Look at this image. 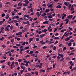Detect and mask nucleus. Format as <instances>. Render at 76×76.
<instances>
[{
  "mask_svg": "<svg viewBox=\"0 0 76 76\" xmlns=\"http://www.w3.org/2000/svg\"><path fill=\"white\" fill-rule=\"evenodd\" d=\"M5 61V60H1L0 61V63H2L4 62Z\"/></svg>",
  "mask_w": 76,
  "mask_h": 76,
  "instance_id": "cd10ccee",
  "label": "nucleus"
},
{
  "mask_svg": "<svg viewBox=\"0 0 76 76\" xmlns=\"http://www.w3.org/2000/svg\"><path fill=\"white\" fill-rule=\"evenodd\" d=\"M47 48V46H44L43 47V49H45L46 48Z\"/></svg>",
  "mask_w": 76,
  "mask_h": 76,
  "instance_id": "6e6d98bb",
  "label": "nucleus"
},
{
  "mask_svg": "<svg viewBox=\"0 0 76 76\" xmlns=\"http://www.w3.org/2000/svg\"><path fill=\"white\" fill-rule=\"evenodd\" d=\"M56 46H54L53 48V50H56Z\"/></svg>",
  "mask_w": 76,
  "mask_h": 76,
  "instance_id": "79ce46f5",
  "label": "nucleus"
},
{
  "mask_svg": "<svg viewBox=\"0 0 76 76\" xmlns=\"http://www.w3.org/2000/svg\"><path fill=\"white\" fill-rule=\"evenodd\" d=\"M15 17L17 19H18L19 18V17L18 15H17L16 16H15Z\"/></svg>",
  "mask_w": 76,
  "mask_h": 76,
  "instance_id": "864d4df0",
  "label": "nucleus"
},
{
  "mask_svg": "<svg viewBox=\"0 0 76 76\" xmlns=\"http://www.w3.org/2000/svg\"><path fill=\"white\" fill-rule=\"evenodd\" d=\"M14 64H15V62L14 61H12L11 64V66H14Z\"/></svg>",
  "mask_w": 76,
  "mask_h": 76,
  "instance_id": "4be33fe9",
  "label": "nucleus"
},
{
  "mask_svg": "<svg viewBox=\"0 0 76 76\" xmlns=\"http://www.w3.org/2000/svg\"><path fill=\"white\" fill-rule=\"evenodd\" d=\"M18 61L19 62H21L22 61V59H18Z\"/></svg>",
  "mask_w": 76,
  "mask_h": 76,
  "instance_id": "c756f323",
  "label": "nucleus"
},
{
  "mask_svg": "<svg viewBox=\"0 0 76 76\" xmlns=\"http://www.w3.org/2000/svg\"><path fill=\"white\" fill-rule=\"evenodd\" d=\"M4 37H2V38H1L0 39V41H2L3 39H4Z\"/></svg>",
  "mask_w": 76,
  "mask_h": 76,
  "instance_id": "0e129e2a",
  "label": "nucleus"
},
{
  "mask_svg": "<svg viewBox=\"0 0 76 76\" xmlns=\"http://www.w3.org/2000/svg\"><path fill=\"white\" fill-rule=\"evenodd\" d=\"M73 17L72 15H69L67 17V18L68 19H69L70 18L72 19Z\"/></svg>",
  "mask_w": 76,
  "mask_h": 76,
  "instance_id": "f03ea898",
  "label": "nucleus"
},
{
  "mask_svg": "<svg viewBox=\"0 0 76 76\" xmlns=\"http://www.w3.org/2000/svg\"><path fill=\"white\" fill-rule=\"evenodd\" d=\"M18 6H22V3L21 2H20L18 3Z\"/></svg>",
  "mask_w": 76,
  "mask_h": 76,
  "instance_id": "f3484780",
  "label": "nucleus"
},
{
  "mask_svg": "<svg viewBox=\"0 0 76 76\" xmlns=\"http://www.w3.org/2000/svg\"><path fill=\"white\" fill-rule=\"evenodd\" d=\"M66 14H65L64 13L62 14V16H63L62 17V19H64L66 17Z\"/></svg>",
  "mask_w": 76,
  "mask_h": 76,
  "instance_id": "f257e3e1",
  "label": "nucleus"
},
{
  "mask_svg": "<svg viewBox=\"0 0 76 76\" xmlns=\"http://www.w3.org/2000/svg\"><path fill=\"white\" fill-rule=\"evenodd\" d=\"M4 23L3 21H2L0 22V25H1Z\"/></svg>",
  "mask_w": 76,
  "mask_h": 76,
  "instance_id": "37998d69",
  "label": "nucleus"
},
{
  "mask_svg": "<svg viewBox=\"0 0 76 76\" xmlns=\"http://www.w3.org/2000/svg\"><path fill=\"white\" fill-rule=\"evenodd\" d=\"M34 52L33 51H30V53H28V54L31 55Z\"/></svg>",
  "mask_w": 76,
  "mask_h": 76,
  "instance_id": "a211bd4d",
  "label": "nucleus"
},
{
  "mask_svg": "<svg viewBox=\"0 0 76 76\" xmlns=\"http://www.w3.org/2000/svg\"><path fill=\"white\" fill-rule=\"evenodd\" d=\"M5 28L4 29L5 31H10V30L8 29V28L7 26H5Z\"/></svg>",
  "mask_w": 76,
  "mask_h": 76,
  "instance_id": "7ed1b4c3",
  "label": "nucleus"
},
{
  "mask_svg": "<svg viewBox=\"0 0 76 76\" xmlns=\"http://www.w3.org/2000/svg\"><path fill=\"white\" fill-rule=\"evenodd\" d=\"M31 56L33 57H35V54H31Z\"/></svg>",
  "mask_w": 76,
  "mask_h": 76,
  "instance_id": "49530a36",
  "label": "nucleus"
},
{
  "mask_svg": "<svg viewBox=\"0 0 76 76\" xmlns=\"http://www.w3.org/2000/svg\"><path fill=\"white\" fill-rule=\"evenodd\" d=\"M29 46H27V47H26V48H26V49H29Z\"/></svg>",
  "mask_w": 76,
  "mask_h": 76,
  "instance_id": "5fc2aeb1",
  "label": "nucleus"
},
{
  "mask_svg": "<svg viewBox=\"0 0 76 76\" xmlns=\"http://www.w3.org/2000/svg\"><path fill=\"white\" fill-rule=\"evenodd\" d=\"M13 26L12 25L10 27V29L11 30H12L13 29Z\"/></svg>",
  "mask_w": 76,
  "mask_h": 76,
  "instance_id": "c03bdc74",
  "label": "nucleus"
},
{
  "mask_svg": "<svg viewBox=\"0 0 76 76\" xmlns=\"http://www.w3.org/2000/svg\"><path fill=\"white\" fill-rule=\"evenodd\" d=\"M38 48V46H35L33 47V49H34L36 48Z\"/></svg>",
  "mask_w": 76,
  "mask_h": 76,
  "instance_id": "13d9d810",
  "label": "nucleus"
},
{
  "mask_svg": "<svg viewBox=\"0 0 76 76\" xmlns=\"http://www.w3.org/2000/svg\"><path fill=\"white\" fill-rule=\"evenodd\" d=\"M11 64V63H10V61H8V63H7V64L8 65H10V64Z\"/></svg>",
  "mask_w": 76,
  "mask_h": 76,
  "instance_id": "052dcab7",
  "label": "nucleus"
},
{
  "mask_svg": "<svg viewBox=\"0 0 76 76\" xmlns=\"http://www.w3.org/2000/svg\"><path fill=\"white\" fill-rule=\"evenodd\" d=\"M23 6H28V5L26 4H23Z\"/></svg>",
  "mask_w": 76,
  "mask_h": 76,
  "instance_id": "09e8293b",
  "label": "nucleus"
},
{
  "mask_svg": "<svg viewBox=\"0 0 76 76\" xmlns=\"http://www.w3.org/2000/svg\"><path fill=\"white\" fill-rule=\"evenodd\" d=\"M42 31L44 33H46V32L47 31V29H44L43 30H42Z\"/></svg>",
  "mask_w": 76,
  "mask_h": 76,
  "instance_id": "39448f33",
  "label": "nucleus"
},
{
  "mask_svg": "<svg viewBox=\"0 0 76 76\" xmlns=\"http://www.w3.org/2000/svg\"><path fill=\"white\" fill-rule=\"evenodd\" d=\"M24 2H25V4H28L29 3V2L28 0H25Z\"/></svg>",
  "mask_w": 76,
  "mask_h": 76,
  "instance_id": "0eeeda50",
  "label": "nucleus"
},
{
  "mask_svg": "<svg viewBox=\"0 0 76 76\" xmlns=\"http://www.w3.org/2000/svg\"><path fill=\"white\" fill-rule=\"evenodd\" d=\"M29 40H30L31 41H32L33 40V38H30V39H29Z\"/></svg>",
  "mask_w": 76,
  "mask_h": 76,
  "instance_id": "8fccbe9b",
  "label": "nucleus"
},
{
  "mask_svg": "<svg viewBox=\"0 0 76 76\" xmlns=\"http://www.w3.org/2000/svg\"><path fill=\"white\" fill-rule=\"evenodd\" d=\"M48 18V16H45L43 18L44 19H46V18Z\"/></svg>",
  "mask_w": 76,
  "mask_h": 76,
  "instance_id": "4d7b16f0",
  "label": "nucleus"
},
{
  "mask_svg": "<svg viewBox=\"0 0 76 76\" xmlns=\"http://www.w3.org/2000/svg\"><path fill=\"white\" fill-rule=\"evenodd\" d=\"M5 14L4 13L2 14L1 15V16L2 18L4 17V16H5Z\"/></svg>",
  "mask_w": 76,
  "mask_h": 76,
  "instance_id": "7c9ffc66",
  "label": "nucleus"
},
{
  "mask_svg": "<svg viewBox=\"0 0 76 76\" xmlns=\"http://www.w3.org/2000/svg\"><path fill=\"white\" fill-rule=\"evenodd\" d=\"M2 47L3 48H5L6 47V46L4 45H2Z\"/></svg>",
  "mask_w": 76,
  "mask_h": 76,
  "instance_id": "72a5a7b5",
  "label": "nucleus"
},
{
  "mask_svg": "<svg viewBox=\"0 0 76 76\" xmlns=\"http://www.w3.org/2000/svg\"><path fill=\"white\" fill-rule=\"evenodd\" d=\"M29 11H30L31 12H33V9L32 8L30 9L29 10Z\"/></svg>",
  "mask_w": 76,
  "mask_h": 76,
  "instance_id": "5701e85b",
  "label": "nucleus"
},
{
  "mask_svg": "<svg viewBox=\"0 0 76 76\" xmlns=\"http://www.w3.org/2000/svg\"><path fill=\"white\" fill-rule=\"evenodd\" d=\"M24 70L23 69V70H21V71H20V72H21V73H22L23 72H24Z\"/></svg>",
  "mask_w": 76,
  "mask_h": 76,
  "instance_id": "bf43d9fd",
  "label": "nucleus"
},
{
  "mask_svg": "<svg viewBox=\"0 0 76 76\" xmlns=\"http://www.w3.org/2000/svg\"><path fill=\"white\" fill-rule=\"evenodd\" d=\"M56 8L57 9H58V8H59V9L61 8V6L60 4H59L58 6H56Z\"/></svg>",
  "mask_w": 76,
  "mask_h": 76,
  "instance_id": "6e6552de",
  "label": "nucleus"
},
{
  "mask_svg": "<svg viewBox=\"0 0 76 76\" xmlns=\"http://www.w3.org/2000/svg\"><path fill=\"white\" fill-rule=\"evenodd\" d=\"M50 11V9H46L45 11V13H48Z\"/></svg>",
  "mask_w": 76,
  "mask_h": 76,
  "instance_id": "423d86ee",
  "label": "nucleus"
},
{
  "mask_svg": "<svg viewBox=\"0 0 76 76\" xmlns=\"http://www.w3.org/2000/svg\"><path fill=\"white\" fill-rule=\"evenodd\" d=\"M42 6L43 7H47V5L46 4H43L42 5Z\"/></svg>",
  "mask_w": 76,
  "mask_h": 76,
  "instance_id": "f704fd0d",
  "label": "nucleus"
},
{
  "mask_svg": "<svg viewBox=\"0 0 76 76\" xmlns=\"http://www.w3.org/2000/svg\"><path fill=\"white\" fill-rule=\"evenodd\" d=\"M50 5V3H48L47 4V7H49Z\"/></svg>",
  "mask_w": 76,
  "mask_h": 76,
  "instance_id": "603ef678",
  "label": "nucleus"
},
{
  "mask_svg": "<svg viewBox=\"0 0 76 76\" xmlns=\"http://www.w3.org/2000/svg\"><path fill=\"white\" fill-rule=\"evenodd\" d=\"M20 67H21V69H23V70H25V67L23 66L22 65Z\"/></svg>",
  "mask_w": 76,
  "mask_h": 76,
  "instance_id": "6ab92c4d",
  "label": "nucleus"
},
{
  "mask_svg": "<svg viewBox=\"0 0 76 76\" xmlns=\"http://www.w3.org/2000/svg\"><path fill=\"white\" fill-rule=\"evenodd\" d=\"M36 15L38 16L39 17L40 16V14L39 13V12H37V14H36Z\"/></svg>",
  "mask_w": 76,
  "mask_h": 76,
  "instance_id": "aec40b11",
  "label": "nucleus"
},
{
  "mask_svg": "<svg viewBox=\"0 0 76 76\" xmlns=\"http://www.w3.org/2000/svg\"><path fill=\"white\" fill-rule=\"evenodd\" d=\"M14 59V58L13 57H11L10 58V60H13Z\"/></svg>",
  "mask_w": 76,
  "mask_h": 76,
  "instance_id": "c85d7f7f",
  "label": "nucleus"
},
{
  "mask_svg": "<svg viewBox=\"0 0 76 76\" xmlns=\"http://www.w3.org/2000/svg\"><path fill=\"white\" fill-rule=\"evenodd\" d=\"M32 7V6H28L27 7V8H28V9L31 8Z\"/></svg>",
  "mask_w": 76,
  "mask_h": 76,
  "instance_id": "a19ab883",
  "label": "nucleus"
},
{
  "mask_svg": "<svg viewBox=\"0 0 76 76\" xmlns=\"http://www.w3.org/2000/svg\"><path fill=\"white\" fill-rule=\"evenodd\" d=\"M18 33L19 35H21L22 34V32H19Z\"/></svg>",
  "mask_w": 76,
  "mask_h": 76,
  "instance_id": "e2e57ef3",
  "label": "nucleus"
},
{
  "mask_svg": "<svg viewBox=\"0 0 76 76\" xmlns=\"http://www.w3.org/2000/svg\"><path fill=\"white\" fill-rule=\"evenodd\" d=\"M17 40H18V41H20V38H18L17 39Z\"/></svg>",
  "mask_w": 76,
  "mask_h": 76,
  "instance_id": "69168bd1",
  "label": "nucleus"
},
{
  "mask_svg": "<svg viewBox=\"0 0 76 76\" xmlns=\"http://www.w3.org/2000/svg\"><path fill=\"white\" fill-rule=\"evenodd\" d=\"M0 76H5L4 75V74H1Z\"/></svg>",
  "mask_w": 76,
  "mask_h": 76,
  "instance_id": "774afa93",
  "label": "nucleus"
},
{
  "mask_svg": "<svg viewBox=\"0 0 76 76\" xmlns=\"http://www.w3.org/2000/svg\"><path fill=\"white\" fill-rule=\"evenodd\" d=\"M54 39H59V37H55L54 38Z\"/></svg>",
  "mask_w": 76,
  "mask_h": 76,
  "instance_id": "a878e982",
  "label": "nucleus"
},
{
  "mask_svg": "<svg viewBox=\"0 0 76 76\" xmlns=\"http://www.w3.org/2000/svg\"><path fill=\"white\" fill-rule=\"evenodd\" d=\"M57 16H58V17L59 18H61V17H62V15H61H61H60V14H58L57 15Z\"/></svg>",
  "mask_w": 76,
  "mask_h": 76,
  "instance_id": "2eb2a0df",
  "label": "nucleus"
},
{
  "mask_svg": "<svg viewBox=\"0 0 76 76\" xmlns=\"http://www.w3.org/2000/svg\"><path fill=\"white\" fill-rule=\"evenodd\" d=\"M35 74H36V75H38V72H37V71H35Z\"/></svg>",
  "mask_w": 76,
  "mask_h": 76,
  "instance_id": "c9c22d12",
  "label": "nucleus"
},
{
  "mask_svg": "<svg viewBox=\"0 0 76 76\" xmlns=\"http://www.w3.org/2000/svg\"><path fill=\"white\" fill-rule=\"evenodd\" d=\"M30 57V56L29 55H27L26 56H24V58H28Z\"/></svg>",
  "mask_w": 76,
  "mask_h": 76,
  "instance_id": "bb28decb",
  "label": "nucleus"
},
{
  "mask_svg": "<svg viewBox=\"0 0 76 76\" xmlns=\"http://www.w3.org/2000/svg\"><path fill=\"white\" fill-rule=\"evenodd\" d=\"M69 40L70 38H69V37H67L65 39V41L66 42L68 41Z\"/></svg>",
  "mask_w": 76,
  "mask_h": 76,
  "instance_id": "9b49d317",
  "label": "nucleus"
},
{
  "mask_svg": "<svg viewBox=\"0 0 76 76\" xmlns=\"http://www.w3.org/2000/svg\"><path fill=\"white\" fill-rule=\"evenodd\" d=\"M22 8L21 7H17V9H18L19 10H20Z\"/></svg>",
  "mask_w": 76,
  "mask_h": 76,
  "instance_id": "2f4dec72",
  "label": "nucleus"
},
{
  "mask_svg": "<svg viewBox=\"0 0 76 76\" xmlns=\"http://www.w3.org/2000/svg\"><path fill=\"white\" fill-rule=\"evenodd\" d=\"M16 46L18 47H19L20 46V44H16Z\"/></svg>",
  "mask_w": 76,
  "mask_h": 76,
  "instance_id": "680f3d73",
  "label": "nucleus"
},
{
  "mask_svg": "<svg viewBox=\"0 0 76 76\" xmlns=\"http://www.w3.org/2000/svg\"><path fill=\"white\" fill-rule=\"evenodd\" d=\"M64 58H62L61 59H60V62H61L62 61H63L64 60Z\"/></svg>",
  "mask_w": 76,
  "mask_h": 76,
  "instance_id": "b1692460",
  "label": "nucleus"
},
{
  "mask_svg": "<svg viewBox=\"0 0 76 76\" xmlns=\"http://www.w3.org/2000/svg\"><path fill=\"white\" fill-rule=\"evenodd\" d=\"M53 4H52L50 5V6H49V7L50 8H53Z\"/></svg>",
  "mask_w": 76,
  "mask_h": 76,
  "instance_id": "4468645a",
  "label": "nucleus"
},
{
  "mask_svg": "<svg viewBox=\"0 0 76 76\" xmlns=\"http://www.w3.org/2000/svg\"><path fill=\"white\" fill-rule=\"evenodd\" d=\"M67 21H69V20L67 18H66V19L64 20V21L65 22Z\"/></svg>",
  "mask_w": 76,
  "mask_h": 76,
  "instance_id": "ea45409f",
  "label": "nucleus"
},
{
  "mask_svg": "<svg viewBox=\"0 0 76 76\" xmlns=\"http://www.w3.org/2000/svg\"><path fill=\"white\" fill-rule=\"evenodd\" d=\"M13 22H14L15 23H16L19 22V21H18L17 20H15L13 21Z\"/></svg>",
  "mask_w": 76,
  "mask_h": 76,
  "instance_id": "473e14b6",
  "label": "nucleus"
},
{
  "mask_svg": "<svg viewBox=\"0 0 76 76\" xmlns=\"http://www.w3.org/2000/svg\"><path fill=\"white\" fill-rule=\"evenodd\" d=\"M64 5H65L66 6H67V2H64Z\"/></svg>",
  "mask_w": 76,
  "mask_h": 76,
  "instance_id": "3c124183",
  "label": "nucleus"
},
{
  "mask_svg": "<svg viewBox=\"0 0 76 76\" xmlns=\"http://www.w3.org/2000/svg\"><path fill=\"white\" fill-rule=\"evenodd\" d=\"M25 31H26L25 30H24V29L22 30V33H24L25 32Z\"/></svg>",
  "mask_w": 76,
  "mask_h": 76,
  "instance_id": "338daca9",
  "label": "nucleus"
},
{
  "mask_svg": "<svg viewBox=\"0 0 76 76\" xmlns=\"http://www.w3.org/2000/svg\"><path fill=\"white\" fill-rule=\"evenodd\" d=\"M53 68V67H51L50 68H47V70H51V69H52Z\"/></svg>",
  "mask_w": 76,
  "mask_h": 76,
  "instance_id": "dca6fc26",
  "label": "nucleus"
},
{
  "mask_svg": "<svg viewBox=\"0 0 76 76\" xmlns=\"http://www.w3.org/2000/svg\"><path fill=\"white\" fill-rule=\"evenodd\" d=\"M50 10L51 12H52L54 11V10H53V7L50 8Z\"/></svg>",
  "mask_w": 76,
  "mask_h": 76,
  "instance_id": "e433bc0d",
  "label": "nucleus"
},
{
  "mask_svg": "<svg viewBox=\"0 0 76 76\" xmlns=\"http://www.w3.org/2000/svg\"><path fill=\"white\" fill-rule=\"evenodd\" d=\"M27 69H28V71H31V69L30 68H28Z\"/></svg>",
  "mask_w": 76,
  "mask_h": 76,
  "instance_id": "4c0bfd02",
  "label": "nucleus"
},
{
  "mask_svg": "<svg viewBox=\"0 0 76 76\" xmlns=\"http://www.w3.org/2000/svg\"><path fill=\"white\" fill-rule=\"evenodd\" d=\"M52 18L53 16L52 15H50L48 16V18L50 19Z\"/></svg>",
  "mask_w": 76,
  "mask_h": 76,
  "instance_id": "393cba45",
  "label": "nucleus"
},
{
  "mask_svg": "<svg viewBox=\"0 0 76 76\" xmlns=\"http://www.w3.org/2000/svg\"><path fill=\"white\" fill-rule=\"evenodd\" d=\"M45 35V34H41L40 36V37L41 38H43Z\"/></svg>",
  "mask_w": 76,
  "mask_h": 76,
  "instance_id": "20e7f679",
  "label": "nucleus"
},
{
  "mask_svg": "<svg viewBox=\"0 0 76 76\" xmlns=\"http://www.w3.org/2000/svg\"><path fill=\"white\" fill-rule=\"evenodd\" d=\"M57 57V56H53L52 58H55Z\"/></svg>",
  "mask_w": 76,
  "mask_h": 76,
  "instance_id": "de8ad7c7",
  "label": "nucleus"
},
{
  "mask_svg": "<svg viewBox=\"0 0 76 76\" xmlns=\"http://www.w3.org/2000/svg\"><path fill=\"white\" fill-rule=\"evenodd\" d=\"M72 6V4H70L68 6V8L69 10H70L71 9V6Z\"/></svg>",
  "mask_w": 76,
  "mask_h": 76,
  "instance_id": "f8f14e48",
  "label": "nucleus"
},
{
  "mask_svg": "<svg viewBox=\"0 0 76 76\" xmlns=\"http://www.w3.org/2000/svg\"><path fill=\"white\" fill-rule=\"evenodd\" d=\"M15 64L17 66L18 65V63L17 61H16L15 62Z\"/></svg>",
  "mask_w": 76,
  "mask_h": 76,
  "instance_id": "a18cd8bd",
  "label": "nucleus"
},
{
  "mask_svg": "<svg viewBox=\"0 0 76 76\" xmlns=\"http://www.w3.org/2000/svg\"><path fill=\"white\" fill-rule=\"evenodd\" d=\"M58 41L56 40V42L54 43V44L55 45H56L57 44H58Z\"/></svg>",
  "mask_w": 76,
  "mask_h": 76,
  "instance_id": "58836bf2",
  "label": "nucleus"
},
{
  "mask_svg": "<svg viewBox=\"0 0 76 76\" xmlns=\"http://www.w3.org/2000/svg\"><path fill=\"white\" fill-rule=\"evenodd\" d=\"M58 56H61V58H63V55L62 54H58Z\"/></svg>",
  "mask_w": 76,
  "mask_h": 76,
  "instance_id": "ddd939ff",
  "label": "nucleus"
},
{
  "mask_svg": "<svg viewBox=\"0 0 76 76\" xmlns=\"http://www.w3.org/2000/svg\"><path fill=\"white\" fill-rule=\"evenodd\" d=\"M45 70L43 69H40V72H42L43 73H44L45 72Z\"/></svg>",
  "mask_w": 76,
  "mask_h": 76,
  "instance_id": "9d476101",
  "label": "nucleus"
},
{
  "mask_svg": "<svg viewBox=\"0 0 76 76\" xmlns=\"http://www.w3.org/2000/svg\"><path fill=\"white\" fill-rule=\"evenodd\" d=\"M46 15H46V13H43L42 15H41V16L44 17V16H46Z\"/></svg>",
  "mask_w": 76,
  "mask_h": 76,
  "instance_id": "1a4fd4ad",
  "label": "nucleus"
},
{
  "mask_svg": "<svg viewBox=\"0 0 76 76\" xmlns=\"http://www.w3.org/2000/svg\"><path fill=\"white\" fill-rule=\"evenodd\" d=\"M72 45V43L71 42H69L68 44V46L69 47L71 46Z\"/></svg>",
  "mask_w": 76,
  "mask_h": 76,
  "instance_id": "412c9836",
  "label": "nucleus"
}]
</instances>
